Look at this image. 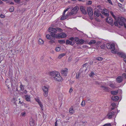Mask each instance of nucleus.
Here are the masks:
<instances>
[{
    "instance_id": "f257e3e1",
    "label": "nucleus",
    "mask_w": 126,
    "mask_h": 126,
    "mask_svg": "<svg viewBox=\"0 0 126 126\" xmlns=\"http://www.w3.org/2000/svg\"><path fill=\"white\" fill-rule=\"evenodd\" d=\"M106 47L108 49H110L111 50V51L112 53H113L117 54V55L123 58L124 59V61L126 63V55L124 53L118 52L116 51L115 49V46L114 44L108 43L106 44Z\"/></svg>"
},
{
    "instance_id": "f03ea898",
    "label": "nucleus",
    "mask_w": 126,
    "mask_h": 126,
    "mask_svg": "<svg viewBox=\"0 0 126 126\" xmlns=\"http://www.w3.org/2000/svg\"><path fill=\"white\" fill-rule=\"evenodd\" d=\"M49 74L52 78L56 81L60 82L63 80L59 73L57 71L51 72Z\"/></svg>"
},
{
    "instance_id": "7ed1b4c3",
    "label": "nucleus",
    "mask_w": 126,
    "mask_h": 126,
    "mask_svg": "<svg viewBox=\"0 0 126 126\" xmlns=\"http://www.w3.org/2000/svg\"><path fill=\"white\" fill-rule=\"evenodd\" d=\"M49 86L48 85H46L43 86L42 90L44 92V95L45 97L48 96V89L49 88Z\"/></svg>"
},
{
    "instance_id": "20e7f679",
    "label": "nucleus",
    "mask_w": 126,
    "mask_h": 126,
    "mask_svg": "<svg viewBox=\"0 0 126 126\" xmlns=\"http://www.w3.org/2000/svg\"><path fill=\"white\" fill-rule=\"evenodd\" d=\"M78 9L79 8L78 6L75 7L72 10L71 12L68 13V15H72L76 14L77 12Z\"/></svg>"
},
{
    "instance_id": "39448f33",
    "label": "nucleus",
    "mask_w": 126,
    "mask_h": 126,
    "mask_svg": "<svg viewBox=\"0 0 126 126\" xmlns=\"http://www.w3.org/2000/svg\"><path fill=\"white\" fill-rule=\"evenodd\" d=\"M48 31L49 32H51V34H55L57 32L56 28H55L53 27H50L49 28Z\"/></svg>"
},
{
    "instance_id": "423d86ee",
    "label": "nucleus",
    "mask_w": 126,
    "mask_h": 126,
    "mask_svg": "<svg viewBox=\"0 0 126 126\" xmlns=\"http://www.w3.org/2000/svg\"><path fill=\"white\" fill-rule=\"evenodd\" d=\"M114 114V112L111 111H110L107 115L108 118L109 119H110L112 117H115V115Z\"/></svg>"
},
{
    "instance_id": "0eeeda50",
    "label": "nucleus",
    "mask_w": 126,
    "mask_h": 126,
    "mask_svg": "<svg viewBox=\"0 0 126 126\" xmlns=\"http://www.w3.org/2000/svg\"><path fill=\"white\" fill-rule=\"evenodd\" d=\"M35 100L38 102V104L41 107V110H44V107L41 102L40 101L39 99L38 98H35Z\"/></svg>"
},
{
    "instance_id": "6e6552de",
    "label": "nucleus",
    "mask_w": 126,
    "mask_h": 126,
    "mask_svg": "<svg viewBox=\"0 0 126 126\" xmlns=\"http://www.w3.org/2000/svg\"><path fill=\"white\" fill-rule=\"evenodd\" d=\"M68 69L66 68L62 69L61 71L62 74L63 76H66L67 75Z\"/></svg>"
},
{
    "instance_id": "1a4fd4ad",
    "label": "nucleus",
    "mask_w": 126,
    "mask_h": 126,
    "mask_svg": "<svg viewBox=\"0 0 126 126\" xmlns=\"http://www.w3.org/2000/svg\"><path fill=\"white\" fill-rule=\"evenodd\" d=\"M124 18L123 17H121L120 18H118V22L119 24L121 26H123L125 24H124V22L123 20Z\"/></svg>"
},
{
    "instance_id": "9d476101",
    "label": "nucleus",
    "mask_w": 126,
    "mask_h": 126,
    "mask_svg": "<svg viewBox=\"0 0 126 126\" xmlns=\"http://www.w3.org/2000/svg\"><path fill=\"white\" fill-rule=\"evenodd\" d=\"M87 11L88 15L90 16H92L93 14V12L92 8L91 7H89L87 8Z\"/></svg>"
},
{
    "instance_id": "9b49d317",
    "label": "nucleus",
    "mask_w": 126,
    "mask_h": 126,
    "mask_svg": "<svg viewBox=\"0 0 126 126\" xmlns=\"http://www.w3.org/2000/svg\"><path fill=\"white\" fill-rule=\"evenodd\" d=\"M106 21L110 24L111 25L113 22V20L112 18L110 17H108L107 18Z\"/></svg>"
},
{
    "instance_id": "f8f14e48",
    "label": "nucleus",
    "mask_w": 126,
    "mask_h": 126,
    "mask_svg": "<svg viewBox=\"0 0 126 126\" xmlns=\"http://www.w3.org/2000/svg\"><path fill=\"white\" fill-rule=\"evenodd\" d=\"M80 9L83 14L85 15L87 14V12L84 7L81 6L80 7Z\"/></svg>"
},
{
    "instance_id": "ddd939ff",
    "label": "nucleus",
    "mask_w": 126,
    "mask_h": 126,
    "mask_svg": "<svg viewBox=\"0 0 126 126\" xmlns=\"http://www.w3.org/2000/svg\"><path fill=\"white\" fill-rule=\"evenodd\" d=\"M101 89L105 91H109L110 90V88L108 87L104 86H101Z\"/></svg>"
},
{
    "instance_id": "4468645a",
    "label": "nucleus",
    "mask_w": 126,
    "mask_h": 126,
    "mask_svg": "<svg viewBox=\"0 0 126 126\" xmlns=\"http://www.w3.org/2000/svg\"><path fill=\"white\" fill-rule=\"evenodd\" d=\"M11 86L13 88H15V87L17 85V83L14 80L11 81Z\"/></svg>"
},
{
    "instance_id": "2eb2a0df",
    "label": "nucleus",
    "mask_w": 126,
    "mask_h": 126,
    "mask_svg": "<svg viewBox=\"0 0 126 126\" xmlns=\"http://www.w3.org/2000/svg\"><path fill=\"white\" fill-rule=\"evenodd\" d=\"M51 36L52 37L57 38L59 39L61 38L60 34L59 33L51 34Z\"/></svg>"
},
{
    "instance_id": "dca6fc26",
    "label": "nucleus",
    "mask_w": 126,
    "mask_h": 126,
    "mask_svg": "<svg viewBox=\"0 0 126 126\" xmlns=\"http://www.w3.org/2000/svg\"><path fill=\"white\" fill-rule=\"evenodd\" d=\"M100 14V13H99L97 9L96 10H95L94 12V15L96 17H99Z\"/></svg>"
},
{
    "instance_id": "f3484780",
    "label": "nucleus",
    "mask_w": 126,
    "mask_h": 126,
    "mask_svg": "<svg viewBox=\"0 0 126 126\" xmlns=\"http://www.w3.org/2000/svg\"><path fill=\"white\" fill-rule=\"evenodd\" d=\"M66 11H67L66 10H65L63 12V16H62V17H61V20H63L64 19H66V18L67 17V16H69V15H68L67 14L66 16H65L64 14H65V12H66Z\"/></svg>"
},
{
    "instance_id": "a211bd4d",
    "label": "nucleus",
    "mask_w": 126,
    "mask_h": 126,
    "mask_svg": "<svg viewBox=\"0 0 126 126\" xmlns=\"http://www.w3.org/2000/svg\"><path fill=\"white\" fill-rule=\"evenodd\" d=\"M123 80V78L121 76L118 77L116 79V81L118 83H120L122 82Z\"/></svg>"
},
{
    "instance_id": "6ab92c4d",
    "label": "nucleus",
    "mask_w": 126,
    "mask_h": 126,
    "mask_svg": "<svg viewBox=\"0 0 126 126\" xmlns=\"http://www.w3.org/2000/svg\"><path fill=\"white\" fill-rule=\"evenodd\" d=\"M119 99L118 96H116L113 95L112 97V99L114 101H117Z\"/></svg>"
},
{
    "instance_id": "aec40b11",
    "label": "nucleus",
    "mask_w": 126,
    "mask_h": 126,
    "mask_svg": "<svg viewBox=\"0 0 126 126\" xmlns=\"http://www.w3.org/2000/svg\"><path fill=\"white\" fill-rule=\"evenodd\" d=\"M108 83L109 84L110 87L111 88H114L115 86L113 81H110L108 82Z\"/></svg>"
},
{
    "instance_id": "412c9836",
    "label": "nucleus",
    "mask_w": 126,
    "mask_h": 126,
    "mask_svg": "<svg viewBox=\"0 0 126 126\" xmlns=\"http://www.w3.org/2000/svg\"><path fill=\"white\" fill-rule=\"evenodd\" d=\"M30 125L31 126H33L34 125V121L32 118L30 119Z\"/></svg>"
},
{
    "instance_id": "4be33fe9",
    "label": "nucleus",
    "mask_w": 126,
    "mask_h": 126,
    "mask_svg": "<svg viewBox=\"0 0 126 126\" xmlns=\"http://www.w3.org/2000/svg\"><path fill=\"white\" fill-rule=\"evenodd\" d=\"M25 97L26 100L27 101H30V96L29 95L27 94L25 96Z\"/></svg>"
},
{
    "instance_id": "5701e85b",
    "label": "nucleus",
    "mask_w": 126,
    "mask_h": 126,
    "mask_svg": "<svg viewBox=\"0 0 126 126\" xmlns=\"http://www.w3.org/2000/svg\"><path fill=\"white\" fill-rule=\"evenodd\" d=\"M60 34L61 38H63L67 36L66 34L64 33H62Z\"/></svg>"
},
{
    "instance_id": "b1692460",
    "label": "nucleus",
    "mask_w": 126,
    "mask_h": 126,
    "mask_svg": "<svg viewBox=\"0 0 126 126\" xmlns=\"http://www.w3.org/2000/svg\"><path fill=\"white\" fill-rule=\"evenodd\" d=\"M84 42V40L83 39H80L79 40V41L77 42V44H82Z\"/></svg>"
},
{
    "instance_id": "393cba45",
    "label": "nucleus",
    "mask_w": 126,
    "mask_h": 126,
    "mask_svg": "<svg viewBox=\"0 0 126 126\" xmlns=\"http://www.w3.org/2000/svg\"><path fill=\"white\" fill-rule=\"evenodd\" d=\"M38 43L39 45H42L44 44V42L42 39L39 38L38 41Z\"/></svg>"
},
{
    "instance_id": "a878e982",
    "label": "nucleus",
    "mask_w": 126,
    "mask_h": 126,
    "mask_svg": "<svg viewBox=\"0 0 126 126\" xmlns=\"http://www.w3.org/2000/svg\"><path fill=\"white\" fill-rule=\"evenodd\" d=\"M118 91H113L111 92V94L113 95H116L118 94Z\"/></svg>"
},
{
    "instance_id": "bb28decb",
    "label": "nucleus",
    "mask_w": 126,
    "mask_h": 126,
    "mask_svg": "<svg viewBox=\"0 0 126 126\" xmlns=\"http://www.w3.org/2000/svg\"><path fill=\"white\" fill-rule=\"evenodd\" d=\"M65 41L64 40H59L58 41V42L60 44H63L65 43Z\"/></svg>"
},
{
    "instance_id": "cd10ccee",
    "label": "nucleus",
    "mask_w": 126,
    "mask_h": 126,
    "mask_svg": "<svg viewBox=\"0 0 126 126\" xmlns=\"http://www.w3.org/2000/svg\"><path fill=\"white\" fill-rule=\"evenodd\" d=\"M20 91H23L24 90V86L22 85V84L21 83H20Z\"/></svg>"
},
{
    "instance_id": "c85d7f7f",
    "label": "nucleus",
    "mask_w": 126,
    "mask_h": 126,
    "mask_svg": "<svg viewBox=\"0 0 126 126\" xmlns=\"http://www.w3.org/2000/svg\"><path fill=\"white\" fill-rule=\"evenodd\" d=\"M96 42L94 40H92L90 41L89 42V44L90 45L93 44L95 43Z\"/></svg>"
},
{
    "instance_id": "c756f323",
    "label": "nucleus",
    "mask_w": 126,
    "mask_h": 126,
    "mask_svg": "<svg viewBox=\"0 0 126 126\" xmlns=\"http://www.w3.org/2000/svg\"><path fill=\"white\" fill-rule=\"evenodd\" d=\"M65 53H62L60 54L58 57V58L59 59H60L61 58L63 57L65 55Z\"/></svg>"
},
{
    "instance_id": "7c9ffc66",
    "label": "nucleus",
    "mask_w": 126,
    "mask_h": 126,
    "mask_svg": "<svg viewBox=\"0 0 126 126\" xmlns=\"http://www.w3.org/2000/svg\"><path fill=\"white\" fill-rule=\"evenodd\" d=\"M56 32L57 31L58 32H63V30L61 28H56Z\"/></svg>"
},
{
    "instance_id": "2f4dec72",
    "label": "nucleus",
    "mask_w": 126,
    "mask_h": 126,
    "mask_svg": "<svg viewBox=\"0 0 126 126\" xmlns=\"http://www.w3.org/2000/svg\"><path fill=\"white\" fill-rule=\"evenodd\" d=\"M69 112L70 113H71V114H72L74 113V111L72 108H70V109Z\"/></svg>"
},
{
    "instance_id": "473e14b6",
    "label": "nucleus",
    "mask_w": 126,
    "mask_h": 126,
    "mask_svg": "<svg viewBox=\"0 0 126 126\" xmlns=\"http://www.w3.org/2000/svg\"><path fill=\"white\" fill-rule=\"evenodd\" d=\"M20 115L22 117H25L26 116V112H21Z\"/></svg>"
},
{
    "instance_id": "72a5a7b5",
    "label": "nucleus",
    "mask_w": 126,
    "mask_h": 126,
    "mask_svg": "<svg viewBox=\"0 0 126 126\" xmlns=\"http://www.w3.org/2000/svg\"><path fill=\"white\" fill-rule=\"evenodd\" d=\"M13 74L11 71H9V76L10 77H12L13 76Z\"/></svg>"
},
{
    "instance_id": "f704fd0d",
    "label": "nucleus",
    "mask_w": 126,
    "mask_h": 126,
    "mask_svg": "<svg viewBox=\"0 0 126 126\" xmlns=\"http://www.w3.org/2000/svg\"><path fill=\"white\" fill-rule=\"evenodd\" d=\"M110 13L112 15L113 17H114V18L115 19H116V16L114 15L113 13L112 12L110 11Z\"/></svg>"
},
{
    "instance_id": "c9c22d12",
    "label": "nucleus",
    "mask_w": 126,
    "mask_h": 126,
    "mask_svg": "<svg viewBox=\"0 0 126 126\" xmlns=\"http://www.w3.org/2000/svg\"><path fill=\"white\" fill-rule=\"evenodd\" d=\"M14 10V7L13 6L11 7L9 9V11L11 12H13Z\"/></svg>"
},
{
    "instance_id": "e433bc0d",
    "label": "nucleus",
    "mask_w": 126,
    "mask_h": 126,
    "mask_svg": "<svg viewBox=\"0 0 126 126\" xmlns=\"http://www.w3.org/2000/svg\"><path fill=\"white\" fill-rule=\"evenodd\" d=\"M16 99L15 98H13V100H12V101L13 102V103L14 104H16Z\"/></svg>"
},
{
    "instance_id": "4c0bfd02",
    "label": "nucleus",
    "mask_w": 126,
    "mask_h": 126,
    "mask_svg": "<svg viewBox=\"0 0 126 126\" xmlns=\"http://www.w3.org/2000/svg\"><path fill=\"white\" fill-rule=\"evenodd\" d=\"M94 75V73L93 72H91L90 74L89 75L90 77H93V76Z\"/></svg>"
},
{
    "instance_id": "58836bf2",
    "label": "nucleus",
    "mask_w": 126,
    "mask_h": 126,
    "mask_svg": "<svg viewBox=\"0 0 126 126\" xmlns=\"http://www.w3.org/2000/svg\"><path fill=\"white\" fill-rule=\"evenodd\" d=\"M106 46V45L104 44L101 45L100 47L102 49H104L105 48Z\"/></svg>"
},
{
    "instance_id": "ea45409f",
    "label": "nucleus",
    "mask_w": 126,
    "mask_h": 126,
    "mask_svg": "<svg viewBox=\"0 0 126 126\" xmlns=\"http://www.w3.org/2000/svg\"><path fill=\"white\" fill-rule=\"evenodd\" d=\"M108 11V10L106 9H104L103 10V12H102V13L103 14V13H104L105 12L106 13Z\"/></svg>"
},
{
    "instance_id": "a19ab883",
    "label": "nucleus",
    "mask_w": 126,
    "mask_h": 126,
    "mask_svg": "<svg viewBox=\"0 0 126 126\" xmlns=\"http://www.w3.org/2000/svg\"><path fill=\"white\" fill-rule=\"evenodd\" d=\"M46 38L48 39H50V36L49 34H47L46 36Z\"/></svg>"
},
{
    "instance_id": "79ce46f5",
    "label": "nucleus",
    "mask_w": 126,
    "mask_h": 126,
    "mask_svg": "<svg viewBox=\"0 0 126 126\" xmlns=\"http://www.w3.org/2000/svg\"><path fill=\"white\" fill-rule=\"evenodd\" d=\"M80 75V73H77L76 74V79H78Z\"/></svg>"
},
{
    "instance_id": "37998d69",
    "label": "nucleus",
    "mask_w": 126,
    "mask_h": 126,
    "mask_svg": "<svg viewBox=\"0 0 126 126\" xmlns=\"http://www.w3.org/2000/svg\"><path fill=\"white\" fill-rule=\"evenodd\" d=\"M57 51H59L60 50V48L59 47H57L55 49Z\"/></svg>"
},
{
    "instance_id": "c03bdc74",
    "label": "nucleus",
    "mask_w": 126,
    "mask_h": 126,
    "mask_svg": "<svg viewBox=\"0 0 126 126\" xmlns=\"http://www.w3.org/2000/svg\"><path fill=\"white\" fill-rule=\"evenodd\" d=\"M92 1L90 0L88 1L87 2V4L88 5H91L92 4Z\"/></svg>"
},
{
    "instance_id": "a18cd8bd",
    "label": "nucleus",
    "mask_w": 126,
    "mask_h": 126,
    "mask_svg": "<svg viewBox=\"0 0 126 126\" xmlns=\"http://www.w3.org/2000/svg\"><path fill=\"white\" fill-rule=\"evenodd\" d=\"M103 58L101 57H98L96 58V59L98 61L101 60Z\"/></svg>"
},
{
    "instance_id": "49530a36",
    "label": "nucleus",
    "mask_w": 126,
    "mask_h": 126,
    "mask_svg": "<svg viewBox=\"0 0 126 126\" xmlns=\"http://www.w3.org/2000/svg\"><path fill=\"white\" fill-rule=\"evenodd\" d=\"M118 21H116L114 22V25L116 26H117L118 25Z\"/></svg>"
},
{
    "instance_id": "de8ad7c7",
    "label": "nucleus",
    "mask_w": 126,
    "mask_h": 126,
    "mask_svg": "<svg viewBox=\"0 0 126 126\" xmlns=\"http://www.w3.org/2000/svg\"><path fill=\"white\" fill-rule=\"evenodd\" d=\"M111 124L110 123L104 125L103 126H111Z\"/></svg>"
},
{
    "instance_id": "09e8293b",
    "label": "nucleus",
    "mask_w": 126,
    "mask_h": 126,
    "mask_svg": "<svg viewBox=\"0 0 126 126\" xmlns=\"http://www.w3.org/2000/svg\"><path fill=\"white\" fill-rule=\"evenodd\" d=\"M105 13H103V14L105 15L106 16H109V14L107 12L106 13L104 12Z\"/></svg>"
},
{
    "instance_id": "8fccbe9b",
    "label": "nucleus",
    "mask_w": 126,
    "mask_h": 126,
    "mask_svg": "<svg viewBox=\"0 0 126 126\" xmlns=\"http://www.w3.org/2000/svg\"><path fill=\"white\" fill-rule=\"evenodd\" d=\"M70 41L68 40H67L66 42V44L67 45L69 44Z\"/></svg>"
},
{
    "instance_id": "3c124183",
    "label": "nucleus",
    "mask_w": 126,
    "mask_h": 126,
    "mask_svg": "<svg viewBox=\"0 0 126 126\" xmlns=\"http://www.w3.org/2000/svg\"><path fill=\"white\" fill-rule=\"evenodd\" d=\"M85 101H82L81 103V105L82 106H84L85 105Z\"/></svg>"
},
{
    "instance_id": "603ef678",
    "label": "nucleus",
    "mask_w": 126,
    "mask_h": 126,
    "mask_svg": "<svg viewBox=\"0 0 126 126\" xmlns=\"http://www.w3.org/2000/svg\"><path fill=\"white\" fill-rule=\"evenodd\" d=\"M111 105L112 107H114L116 106V104L114 103H112Z\"/></svg>"
},
{
    "instance_id": "864d4df0",
    "label": "nucleus",
    "mask_w": 126,
    "mask_h": 126,
    "mask_svg": "<svg viewBox=\"0 0 126 126\" xmlns=\"http://www.w3.org/2000/svg\"><path fill=\"white\" fill-rule=\"evenodd\" d=\"M73 91V89L71 88H70V90H69V93H71Z\"/></svg>"
},
{
    "instance_id": "5fc2aeb1",
    "label": "nucleus",
    "mask_w": 126,
    "mask_h": 126,
    "mask_svg": "<svg viewBox=\"0 0 126 126\" xmlns=\"http://www.w3.org/2000/svg\"><path fill=\"white\" fill-rule=\"evenodd\" d=\"M122 76L123 77H125V78H126V74L125 73H123L122 74Z\"/></svg>"
},
{
    "instance_id": "6e6d98bb",
    "label": "nucleus",
    "mask_w": 126,
    "mask_h": 126,
    "mask_svg": "<svg viewBox=\"0 0 126 126\" xmlns=\"http://www.w3.org/2000/svg\"><path fill=\"white\" fill-rule=\"evenodd\" d=\"M69 39L71 41H73L74 40V38L73 37H72L69 38Z\"/></svg>"
},
{
    "instance_id": "4d7b16f0",
    "label": "nucleus",
    "mask_w": 126,
    "mask_h": 126,
    "mask_svg": "<svg viewBox=\"0 0 126 126\" xmlns=\"http://www.w3.org/2000/svg\"><path fill=\"white\" fill-rule=\"evenodd\" d=\"M4 17V16L2 14H1L0 15V17L1 18H3Z\"/></svg>"
},
{
    "instance_id": "13d9d810",
    "label": "nucleus",
    "mask_w": 126,
    "mask_h": 126,
    "mask_svg": "<svg viewBox=\"0 0 126 126\" xmlns=\"http://www.w3.org/2000/svg\"><path fill=\"white\" fill-rule=\"evenodd\" d=\"M79 40V38L78 37H76L75 38V41H78Z\"/></svg>"
},
{
    "instance_id": "bf43d9fd",
    "label": "nucleus",
    "mask_w": 126,
    "mask_h": 126,
    "mask_svg": "<svg viewBox=\"0 0 126 126\" xmlns=\"http://www.w3.org/2000/svg\"><path fill=\"white\" fill-rule=\"evenodd\" d=\"M118 5L119 6V7H122V4H121L120 3H118Z\"/></svg>"
},
{
    "instance_id": "052dcab7",
    "label": "nucleus",
    "mask_w": 126,
    "mask_h": 126,
    "mask_svg": "<svg viewBox=\"0 0 126 126\" xmlns=\"http://www.w3.org/2000/svg\"><path fill=\"white\" fill-rule=\"evenodd\" d=\"M20 0H14L16 2H19Z\"/></svg>"
},
{
    "instance_id": "680f3d73",
    "label": "nucleus",
    "mask_w": 126,
    "mask_h": 126,
    "mask_svg": "<svg viewBox=\"0 0 126 126\" xmlns=\"http://www.w3.org/2000/svg\"><path fill=\"white\" fill-rule=\"evenodd\" d=\"M50 42L51 43H54L55 42L53 40H51L50 41Z\"/></svg>"
},
{
    "instance_id": "e2e57ef3",
    "label": "nucleus",
    "mask_w": 126,
    "mask_h": 126,
    "mask_svg": "<svg viewBox=\"0 0 126 126\" xmlns=\"http://www.w3.org/2000/svg\"><path fill=\"white\" fill-rule=\"evenodd\" d=\"M71 45H73V44L72 43V42L70 41V43H69V44Z\"/></svg>"
},
{
    "instance_id": "0e129e2a",
    "label": "nucleus",
    "mask_w": 126,
    "mask_h": 126,
    "mask_svg": "<svg viewBox=\"0 0 126 126\" xmlns=\"http://www.w3.org/2000/svg\"><path fill=\"white\" fill-rule=\"evenodd\" d=\"M27 92L26 90H25L23 91L24 93L25 94H26L27 93Z\"/></svg>"
},
{
    "instance_id": "69168bd1",
    "label": "nucleus",
    "mask_w": 126,
    "mask_h": 126,
    "mask_svg": "<svg viewBox=\"0 0 126 126\" xmlns=\"http://www.w3.org/2000/svg\"><path fill=\"white\" fill-rule=\"evenodd\" d=\"M108 1L110 3H112L111 1V0H108Z\"/></svg>"
},
{
    "instance_id": "338daca9",
    "label": "nucleus",
    "mask_w": 126,
    "mask_h": 126,
    "mask_svg": "<svg viewBox=\"0 0 126 126\" xmlns=\"http://www.w3.org/2000/svg\"><path fill=\"white\" fill-rule=\"evenodd\" d=\"M55 126H57V121H56L55 124Z\"/></svg>"
},
{
    "instance_id": "774afa93",
    "label": "nucleus",
    "mask_w": 126,
    "mask_h": 126,
    "mask_svg": "<svg viewBox=\"0 0 126 126\" xmlns=\"http://www.w3.org/2000/svg\"><path fill=\"white\" fill-rule=\"evenodd\" d=\"M85 0H79V1H82L83 2L85 1Z\"/></svg>"
}]
</instances>
